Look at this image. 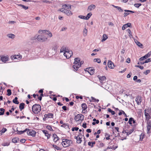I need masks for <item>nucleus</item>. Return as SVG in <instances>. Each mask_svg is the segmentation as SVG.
Listing matches in <instances>:
<instances>
[{
    "mask_svg": "<svg viewBox=\"0 0 151 151\" xmlns=\"http://www.w3.org/2000/svg\"><path fill=\"white\" fill-rule=\"evenodd\" d=\"M41 109V106L39 104H35L32 107V111L35 114H38Z\"/></svg>",
    "mask_w": 151,
    "mask_h": 151,
    "instance_id": "obj_1",
    "label": "nucleus"
},
{
    "mask_svg": "<svg viewBox=\"0 0 151 151\" xmlns=\"http://www.w3.org/2000/svg\"><path fill=\"white\" fill-rule=\"evenodd\" d=\"M62 140V142L61 143L63 146L65 147L69 146L71 144L73 143V141L71 140L63 139Z\"/></svg>",
    "mask_w": 151,
    "mask_h": 151,
    "instance_id": "obj_2",
    "label": "nucleus"
},
{
    "mask_svg": "<svg viewBox=\"0 0 151 151\" xmlns=\"http://www.w3.org/2000/svg\"><path fill=\"white\" fill-rule=\"evenodd\" d=\"M35 37H37L36 38L37 40L41 42L46 41L47 39V37L44 34L39 35L38 36L36 35Z\"/></svg>",
    "mask_w": 151,
    "mask_h": 151,
    "instance_id": "obj_3",
    "label": "nucleus"
},
{
    "mask_svg": "<svg viewBox=\"0 0 151 151\" xmlns=\"http://www.w3.org/2000/svg\"><path fill=\"white\" fill-rule=\"evenodd\" d=\"M144 114L146 119H151V108H149L145 109Z\"/></svg>",
    "mask_w": 151,
    "mask_h": 151,
    "instance_id": "obj_4",
    "label": "nucleus"
},
{
    "mask_svg": "<svg viewBox=\"0 0 151 151\" xmlns=\"http://www.w3.org/2000/svg\"><path fill=\"white\" fill-rule=\"evenodd\" d=\"M150 119H146L145 120L147 122V134L150 133L151 132V120H150Z\"/></svg>",
    "mask_w": 151,
    "mask_h": 151,
    "instance_id": "obj_5",
    "label": "nucleus"
},
{
    "mask_svg": "<svg viewBox=\"0 0 151 151\" xmlns=\"http://www.w3.org/2000/svg\"><path fill=\"white\" fill-rule=\"evenodd\" d=\"M84 117V116L83 115L81 114H78L75 116L74 119L76 122L80 120H81L82 121L83 120Z\"/></svg>",
    "mask_w": 151,
    "mask_h": 151,
    "instance_id": "obj_6",
    "label": "nucleus"
},
{
    "mask_svg": "<svg viewBox=\"0 0 151 151\" xmlns=\"http://www.w3.org/2000/svg\"><path fill=\"white\" fill-rule=\"evenodd\" d=\"M59 10L61 12L64 13L68 16L71 15L73 14L72 12L69 9H60Z\"/></svg>",
    "mask_w": 151,
    "mask_h": 151,
    "instance_id": "obj_7",
    "label": "nucleus"
},
{
    "mask_svg": "<svg viewBox=\"0 0 151 151\" xmlns=\"http://www.w3.org/2000/svg\"><path fill=\"white\" fill-rule=\"evenodd\" d=\"M27 134L28 135L31 136L33 137H34L36 135V132L35 130L27 128Z\"/></svg>",
    "mask_w": 151,
    "mask_h": 151,
    "instance_id": "obj_8",
    "label": "nucleus"
},
{
    "mask_svg": "<svg viewBox=\"0 0 151 151\" xmlns=\"http://www.w3.org/2000/svg\"><path fill=\"white\" fill-rule=\"evenodd\" d=\"M64 53V55L67 59H68L72 56L73 52L71 50H69L68 49Z\"/></svg>",
    "mask_w": 151,
    "mask_h": 151,
    "instance_id": "obj_9",
    "label": "nucleus"
},
{
    "mask_svg": "<svg viewBox=\"0 0 151 151\" xmlns=\"http://www.w3.org/2000/svg\"><path fill=\"white\" fill-rule=\"evenodd\" d=\"M84 61L82 60L80 61L79 65H78V66H76V65H73V70L75 71H77L79 68L81 67V65L84 63Z\"/></svg>",
    "mask_w": 151,
    "mask_h": 151,
    "instance_id": "obj_10",
    "label": "nucleus"
},
{
    "mask_svg": "<svg viewBox=\"0 0 151 151\" xmlns=\"http://www.w3.org/2000/svg\"><path fill=\"white\" fill-rule=\"evenodd\" d=\"M151 55V51L149 52L147 54L139 58V60L140 61L146 59L147 58L150 57Z\"/></svg>",
    "mask_w": 151,
    "mask_h": 151,
    "instance_id": "obj_11",
    "label": "nucleus"
},
{
    "mask_svg": "<svg viewBox=\"0 0 151 151\" xmlns=\"http://www.w3.org/2000/svg\"><path fill=\"white\" fill-rule=\"evenodd\" d=\"M98 77L99 78V81L101 83H102L103 84L104 83H105L106 79V78L105 76H98Z\"/></svg>",
    "mask_w": 151,
    "mask_h": 151,
    "instance_id": "obj_12",
    "label": "nucleus"
},
{
    "mask_svg": "<svg viewBox=\"0 0 151 151\" xmlns=\"http://www.w3.org/2000/svg\"><path fill=\"white\" fill-rule=\"evenodd\" d=\"M49 95H46V96H48ZM50 98L52 99V100L54 101H55L57 100V97H62V96H60V95H58L56 96V95H49Z\"/></svg>",
    "mask_w": 151,
    "mask_h": 151,
    "instance_id": "obj_13",
    "label": "nucleus"
},
{
    "mask_svg": "<svg viewBox=\"0 0 151 151\" xmlns=\"http://www.w3.org/2000/svg\"><path fill=\"white\" fill-rule=\"evenodd\" d=\"M96 6L94 4H91L88 7L87 11L88 12H89L91 10L94 9L96 8Z\"/></svg>",
    "mask_w": 151,
    "mask_h": 151,
    "instance_id": "obj_14",
    "label": "nucleus"
},
{
    "mask_svg": "<svg viewBox=\"0 0 151 151\" xmlns=\"http://www.w3.org/2000/svg\"><path fill=\"white\" fill-rule=\"evenodd\" d=\"M61 9H71V5L68 4H63L62 6V8Z\"/></svg>",
    "mask_w": 151,
    "mask_h": 151,
    "instance_id": "obj_15",
    "label": "nucleus"
},
{
    "mask_svg": "<svg viewBox=\"0 0 151 151\" xmlns=\"http://www.w3.org/2000/svg\"><path fill=\"white\" fill-rule=\"evenodd\" d=\"M142 100V99L141 97L139 95L137 96L135 99V101L138 105H139L141 104Z\"/></svg>",
    "mask_w": 151,
    "mask_h": 151,
    "instance_id": "obj_16",
    "label": "nucleus"
},
{
    "mask_svg": "<svg viewBox=\"0 0 151 151\" xmlns=\"http://www.w3.org/2000/svg\"><path fill=\"white\" fill-rule=\"evenodd\" d=\"M74 60L75 61L73 63L74 65H76L77 66H78V65H79L80 61V58H75Z\"/></svg>",
    "mask_w": 151,
    "mask_h": 151,
    "instance_id": "obj_17",
    "label": "nucleus"
},
{
    "mask_svg": "<svg viewBox=\"0 0 151 151\" xmlns=\"http://www.w3.org/2000/svg\"><path fill=\"white\" fill-rule=\"evenodd\" d=\"M9 57L8 56H2L0 60L2 61V62L4 63H6V61H8Z\"/></svg>",
    "mask_w": 151,
    "mask_h": 151,
    "instance_id": "obj_18",
    "label": "nucleus"
},
{
    "mask_svg": "<svg viewBox=\"0 0 151 151\" xmlns=\"http://www.w3.org/2000/svg\"><path fill=\"white\" fill-rule=\"evenodd\" d=\"M127 27H132L131 24V23H129L124 24L122 27V30H124Z\"/></svg>",
    "mask_w": 151,
    "mask_h": 151,
    "instance_id": "obj_19",
    "label": "nucleus"
},
{
    "mask_svg": "<svg viewBox=\"0 0 151 151\" xmlns=\"http://www.w3.org/2000/svg\"><path fill=\"white\" fill-rule=\"evenodd\" d=\"M22 58V56L19 55H15L13 56H12L11 57V59L13 60L15 59H17L19 60Z\"/></svg>",
    "mask_w": 151,
    "mask_h": 151,
    "instance_id": "obj_20",
    "label": "nucleus"
},
{
    "mask_svg": "<svg viewBox=\"0 0 151 151\" xmlns=\"http://www.w3.org/2000/svg\"><path fill=\"white\" fill-rule=\"evenodd\" d=\"M117 147L118 146H114V145H113L112 146H111L110 147H108L106 149H104L103 151H107L108 150L110 149L113 150H115ZM110 151H112V150H110Z\"/></svg>",
    "mask_w": 151,
    "mask_h": 151,
    "instance_id": "obj_21",
    "label": "nucleus"
},
{
    "mask_svg": "<svg viewBox=\"0 0 151 151\" xmlns=\"http://www.w3.org/2000/svg\"><path fill=\"white\" fill-rule=\"evenodd\" d=\"M42 131L43 133L45 134V136L46 137H47V139L50 138L51 134H49L47 131L46 130H43Z\"/></svg>",
    "mask_w": 151,
    "mask_h": 151,
    "instance_id": "obj_22",
    "label": "nucleus"
},
{
    "mask_svg": "<svg viewBox=\"0 0 151 151\" xmlns=\"http://www.w3.org/2000/svg\"><path fill=\"white\" fill-rule=\"evenodd\" d=\"M89 70L87 71L88 72V73L90 74L91 75H92L94 74L95 73V70L94 69H92V67H90L88 69Z\"/></svg>",
    "mask_w": 151,
    "mask_h": 151,
    "instance_id": "obj_23",
    "label": "nucleus"
},
{
    "mask_svg": "<svg viewBox=\"0 0 151 151\" xmlns=\"http://www.w3.org/2000/svg\"><path fill=\"white\" fill-rule=\"evenodd\" d=\"M108 67L111 69H113L114 66V64L110 60L108 61Z\"/></svg>",
    "mask_w": 151,
    "mask_h": 151,
    "instance_id": "obj_24",
    "label": "nucleus"
},
{
    "mask_svg": "<svg viewBox=\"0 0 151 151\" xmlns=\"http://www.w3.org/2000/svg\"><path fill=\"white\" fill-rule=\"evenodd\" d=\"M132 122L133 124H135L136 122V121L134 120L133 118L132 117H130L128 123L130 125H132Z\"/></svg>",
    "mask_w": 151,
    "mask_h": 151,
    "instance_id": "obj_25",
    "label": "nucleus"
},
{
    "mask_svg": "<svg viewBox=\"0 0 151 151\" xmlns=\"http://www.w3.org/2000/svg\"><path fill=\"white\" fill-rule=\"evenodd\" d=\"M52 137L54 138L53 141L55 142H57L60 139L59 137L55 134H53Z\"/></svg>",
    "mask_w": 151,
    "mask_h": 151,
    "instance_id": "obj_26",
    "label": "nucleus"
},
{
    "mask_svg": "<svg viewBox=\"0 0 151 151\" xmlns=\"http://www.w3.org/2000/svg\"><path fill=\"white\" fill-rule=\"evenodd\" d=\"M44 116L48 118H53V114L51 113H48L47 114H45Z\"/></svg>",
    "mask_w": 151,
    "mask_h": 151,
    "instance_id": "obj_27",
    "label": "nucleus"
},
{
    "mask_svg": "<svg viewBox=\"0 0 151 151\" xmlns=\"http://www.w3.org/2000/svg\"><path fill=\"white\" fill-rule=\"evenodd\" d=\"M113 133H114V132H116V131L119 132V128L118 127H113L112 128Z\"/></svg>",
    "mask_w": 151,
    "mask_h": 151,
    "instance_id": "obj_28",
    "label": "nucleus"
},
{
    "mask_svg": "<svg viewBox=\"0 0 151 151\" xmlns=\"http://www.w3.org/2000/svg\"><path fill=\"white\" fill-rule=\"evenodd\" d=\"M135 43L139 47L142 48V47L143 46V45L141 43L139 42L137 40H134Z\"/></svg>",
    "mask_w": 151,
    "mask_h": 151,
    "instance_id": "obj_29",
    "label": "nucleus"
},
{
    "mask_svg": "<svg viewBox=\"0 0 151 151\" xmlns=\"http://www.w3.org/2000/svg\"><path fill=\"white\" fill-rule=\"evenodd\" d=\"M25 104L24 103H22L19 104V108L21 111L24 107Z\"/></svg>",
    "mask_w": 151,
    "mask_h": 151,
    "instance_id": "obj_30",
    "label": "nucleus"
},
{
    "mask_svg": "<svg viewBox=\"0 0 151 151\" xmlns=\"http://www.w3.org/2000/svg\"><path fill=\"white\" fill-rule=\"evenodd\" d=\"M68 49V48H66V47L64 46H63L60 50V52H64V53H65V52L67 51Z\"/></svg>",
    "mask_w": 151,
    "mask_h": 151,
    "instance_id": "obj_31",
    "label": "nucleus"
},
{
    "mask_svg": "<svg viewBox=\"0 0 151 151\" xmlns=\"http://www.w3.org/2000/svg\"><path fill=\"white\" fill-rule=\"evenodd\" d=\"M81 107L83 110H85L87 109V107L86 104L85 103H83L81 104Z\"/></svg>",
    "mask_w": 151,
    "mask_h": 151,
    "instance_id": "obj_32",
    "label": "nucleus"
},
{
    "mask_svg": "<svg viewBox=\"0 0 151 151\" xmlns=\"http://www.w3.org/2000/svg\"><path fill=\"white\" fill-rule=\"evenodd\" d=\"M108 35L106 34H104L103 35V39L101 41L103 42L105 41L108 38Z\"/></svg>",
    "mask_w": 151,
    "mask_h": 151,
    "instance_id": "obj_33",
    "label": "nucleus"
},
{
    "mask_svg": "<svg viewBox=\"0 0 151 151\" xmlns=\"http://www.w3.org/2000/svg\"><path fill=\"white\" fill-rule=\"evenodd\" d=\"M61 127L65 128V129H67L69 128V126L68 124L67 123H63Z\"/></svg>",
    "mask_w": 151,
    "mask_h": 151,
    "instance_id": "obj_34",
    "label": "nucleus"
},
{
    "mask_svg": "<svg viewBox=\"0 0 151 151\" xmlns=\"http://www.w3.org/2000/svg\"><path fill=\"white\" fill-rule=\"evenodd\" d=\"M18 98L17 97H15L14 99L13 100V103L16 104H19V102L17 100Z\"/></svg>",
    "mask_w": 151,
    "mask_h": 151,
    "instance_id": "obj_35",
    "label": "nucleus"
},
{
    "mask_svg": "<svg viewBox=\"0 0 151 151\" xmlns=\"http://www.w3.org/2000/svg\"><path fill=\"white\" fill-rule=\"evenodd\" d=\"M91 100L90 101L91 102H98L99 100L98 99H96L93 97H91Z\"/></svg>",
    "mask_w": 151,
    "mask_h": 151,
    "instance_id": "obj_36",
    "label": "nucleus"
},
{
    "mask_svg": "<svg viewBox=\"0 0 151 151\" xmlns=\"http://www.w3.org/2000/svg\"><path fill=\"white\" fill-rule=\"evenodd\" d=\"M27 128H26L25 130L23 131H17L18 132H17V134H22L26 132L27 131Z\"/></svg>",
    "mask_w": 151,
    "mask_h": 151,
    "instance_id": "obj_37",
    "label": "nucleus"
},
{
    "mask_svg": "<svg viewBox=\"0 0 151 151\" xmlns=\"http://www.w3.org/2000/svg\"><path fill=\"white\" fill-rule=\"evenodd\" d=\"M92 15V14L91 12H89L87 14V15L86 17V20H88L91 16Z\"/></svg>",
    "mask_w": 151,
    "mask_h": 151,
    "instance_id": "obj_38",
    "label": "nucleus"
},
{
    "mask_svg": "<svg viewBox=\"0 0 151 151\" xmlns=\"http://www.w3.org/2000/svg\"><path fill=\"white\" fill-rule=\"evenodd\" d=\"M0 111H1L0 112V115H4L5 111V109L2 108H1L0 109Z\"/></svg>",
    "mask_w": 151,
    "mask_h": 151,
    "instance_id": "obj_39",
    "label": "nucleus"
},
{
    "mask_svg": "<svg viewBox=\"0 0 151 151\" xmlns=\"http://www.w3.org/2000/svg\"><path fill=\"white\" fill-rule=\"evenodd\" d=\"M46 34L48 36V37H51L52 36V33L49 30H48Z\"/></svg>",
    "mask_w": 151,
    "mask_h": 151,
    "instance_id": "obj_40",
    "label": "nucleus"
},
{
    "mask_svg": "<svg viewBox=\"0 0 151 151\" xmlns=\"http://www.w3.org/2000/svg\"><path fill=\"white\" fill-rule=\"evenodd\" d=\"M7 36L9 38L14 39L15 37V35L12 34H10L7 35Z\"/></svg>",
    "mask_w": 151,
    "mask_h": 151,
    "instance_id": "obj_41",
    "label": "nucleus"
},
{
    "mask_svg": "<svg viewBox=\"0 0 151 151\" xmlns=\"http://www.w3.org/2000/svg\"><path fill=\"white\" fill-rule=\"evenodd\" d=\"M19 6L22 7L23 9L27 10L28 9V6H25L22 4H19L18 5Z\"/></svg>",
    "mask_w": 151,
    "mask_h": 151,
    "instance_id": "obj_42",
    "label": "nucleus"
},
{
    "mask_svg": "<svg viewBox=\"0 0 151 151\" xmlns=\"http://www.w3.org/2000/svg\"><path fill=\"white\" fill-rule=\"evenodd\" d=\"M127 31H128V32L129 34L128 35L129 36V37L130 38H132L133 37V36L132 34V32H131V31L130 29H129L127 30Z\"/></svg>",
    "mask_w": 151,
    "mask_h": 151,
    "instance_id": "obj_43",
    "label": "nucleus"
},
{
    "mask_svg": "<svg viewBox=\"0 0 151 151\" xmlns=\"http://www.w3.org/2000/svg\"><path fill=\"white\" fill-rule=\"evenodd\" d=\"M113 6L114 7L117 9L118 10H119L120 12H122L123 11V10L121 9V7L118 6H114V5H113Z\"/></svg>",
    "mask_w": 151,
    "mask_h": 151,
    "instance_id": "obj_44",
    "label": "nucleus"
},
{
    "mask_svg": "<svg viewBox=\"0 0 151 151\" xmlns=\"http://www.w3.org/2000/svg\"><path fill=\"white\" fill-rule=\"evenodd\" d=\"M48 30H40L38 31V33H40L41 32L42 33L44 34L45 33H46L47 31Z\"/></svg>",
    "mask_w": 151,
    "mask_h": 151,
    "instance_id": "obj_45",
    "label": "nucleus"
},
{
    "mask_svg": "<svg viewBox=\"0 0 151 151\" xmlns=\"http://www.w3.org/2000/svg\"><path fill=\"white\" fill-rule=\"evenodd\" d=\"M87 31L86 28H85L83 30V35L84 36H86L87 35Z\"/></svg>",
    "mask_w": 151,
    "mask_h": 151,
    "instance_id": "obj_46",
    "label": "nucleus"
},
{
    "mask_svg": "<svg viewBox=\"0 0 151 151\" xmlns=\"http://www.w3.org/2000/svg\"><path fill=\"white\" fill-rule=\"evenodd\" d=\"M52 147L56 149L57 150H61V149H60L59 147L57 146L56 145H53Z\"/></svg>",
    "mask_w": 151,
    "mask_h": 151,
    "instance_id": "obj_47",
    "label": "nucleus"
},
{
    "mask_svg": "<svg viewBox=\"0 0 151 151\" xmlns=\"http://www.w3.org/2000/svg\"><path fill=\"white\" fill-rule=\"evenodd\" d=\"M7 129L6 128H3V129H2L0 131V132H1V134H2V133H4V132H5L6 131H7Z\"/></svg>",
    "mask_w": 151,
    "mask_h": 151,
    "instance_id": "obj_48",
    "label": "nucleus"
},
{
    "mask_svg": "<svg viewBox=\"0 0 151 151\" xmlns=\"http://www.w3.org/2000/svg\"><path fill=\"white\" fill-rule=\"evenodd\" d=\"M144 136L145 134L143 133H142L140 135V141L142 140L144 138Z\"/></svg>",
    "mask_w": 151,
    "mask_h": 151,
    "instance_id": "obj_49",
    "label": "nucleus"
},
{
    "mask_svg": "<svg viewBox=\"0 0 151 151\" xmlns=\"http://www.w3.org/2000/svg\"><path fill=\"white\" fill-rule=\"evenodd\" d=\"M46 128L48 130H49L50 131H53V130L52 129L51 126L50 125H47L46 127Z\"/></svg>",
    "mask_w": 151,
    "mask_h": 151,
    "instance_id": "obj_50",
    "label": "nucleus"
},
{
    "mask_svg": "<svg viewBox=\"0 0 151 151\" xmlns=\"http://www.w3.org/2000/svg\"><path fill=\"white\" fill-rule=\"evenodd\" d=\"M93 61L95 62H97L99 63H101V60L100 59L95 58L93 60Z\"/></svg>",
    "mask_w": 151,
    "mask_h": 151,
    "instance_id": "obj_51",
    "label": "nucleus"
},
{
    "mask_svg": "<svg viewBox=\"0 0 151 151\" xmlns=\"http://www.w3.org/2000/svg\"><path fill=\"white\" fill-rule=\"evenodd\" d=\"M4 89H3L2 86L0 88V94H4Z\"/></svg>",
    "mask_w": 151,
    "mask_h": 151,
    "instance_id": "obj_52",
    "label": "nucleus"
},
{
    "mask_svg": "<svg viewBox=\"0 0 151 151\" xmlns=\"http://www.w3.org/2000/svg\"><path fill=\"white\" fill-rule=\"evenodd\" d=\"M17 140H18V139H17V138L14 137L12 139V141L14 143H16L17 142Z\"/></svg>",
    "mask_w": 151,
    "mask_h": 151,
    "instance_id": "obj_53",
    "label": "nucleus"
},
{
    "mask_svg": "<svg viewBox=\"0 0 151 151\" xmlns=\"http://www.w3.org/2000/svg\"><path fill=\"white\" fill-rule=\"evenodd\" d=\"M40 96H38L37 97V99L39 101H41L42 99V96H46V95H40Z\"/></svg>",
    "mask_w": 151,
    "mask_h": 151,
    "instance_id": "obj_54",
    "label": "nucleus"
},
{
    "mask_svg": "<svg viewBox=\"0 0 151 151\" xmlns=\"http://www.w3.org/2000/svg\"><path fill=\"white\" fill-rule=\"evenodd\" d=\"M9 145V143L8 142H4L2 144V145L3 146H8Z\"/></svg>",
    "mask_w": 151,
    "mask_h": 151,
    "instance_id": "obj_55",
    "label": "nucleus"
},
{
    "mask_svg": "<svg viewBox=\"0 0 151 151\" xmlns=\"http://www.w3.org/2000/svg\"><path fill=\"white\" fill-rule=\"evenodd\" d=\"M115 98L119 102H120L121 100H122V99H121L120 97H119V96H114Z\"/></svg>",
    "mask_w": 151,
    "mask_h": 151,
    "instance_id": "obj_56",
    "label": "nucleus"
},
{
    "mask_svg": "<svg viewBox=\"0 0 151 151\" xmlns=\"http://www.w3.org/2000/svg\"><path fill=\"white\" fill-rule=\"evenodd\" d=\"M150 70H147L146 71L143 72L144 74L146 75L150 72Z\"/></svg>",
    "mask_w": 151,
    "mask_h": 151,
    "instance_id": "obj_57",
    "label": "nucleus"
},
{
    "mask_svg": "<svg viewBox=\"0 0 151 151\" xmlns=\"http://www.w3.org/2000/svg\"><path fill=\"white\" fill-rule=\"evenodd\" d=\"M142 5L141 4H134V6L137 8H139V7Z\"/></svg>",
    "mask_w": 151,
    "mask_h": 151,
    "instance_id": "obj_58",
    "label": "nucleus"
},
{
    "mask_svg": "<svg viewBox=\"0 0 151 151\" xmlns=\"http://www.w3.org/2000/svg\"><path fill=\"white\" fill-rule=\"evenodd\" d=\"M81 138L80 137H78V138L77 139V142L78 143V144H80L81 143V141H82V140H81Z\"/></svg>",
    "mask_w": 151,
    "mask_h": 151,
    "instance_id": "obj_59",
    "label": "nucleus"
},
{
    "mask_svg": "<svg viewBox=\"0 0 151 151\" xmlns=\"http://www.w3.org/2000/svg\"><path fill=\"white\" fill-rule=\"evenodd\" d=\"M79 129V128L78 127H74L72 128V130L73 132L75 131H77Z\"/></svg>",
    "mask_w": 151,
    "mask_h": 151,
    "instance_id": "obj_60",
    "label": "nucleus"
},
{
    "mask_svg": "<svg viewBox=\"0 0 151 151\" xmlns=\"http://www.w3.org/2000/svg\"><path fill=\"white\" fill-rule=\"evenodd\" d=\"M58 49V46L56 45H55L52 48V50H54L55 51L57 50Z\"/></svg>",
    "mask_w": 151,
    "mask_h": 151,
    "instance_id": "obj_61",
    "label": "nucleus"
},
{
    "mask_svg": "<svg viewBox=\"0 0 151 151\" xmlns=\"http://www.w3.org/2000/svg\"><path fill=\"white\" fill-rule=\"evenodd\" d=\"M135 66L136 67H138L140 68L141 70H142L144 69V67L143 66H141L140 65H135Z\"/></svg>",
    "mask_w": 151,
    "mask_h": 151,
    "instance_id": "obj_62",
    "label": "nucleus"
},
{
    "mask_svg": "<svg viewBox=\"0 0 151 151\" xmlns=\"http://www.w3.org/2000/svg\"><path fill=\"white\" fill-rule=\"evenodd\" d=\"M7 93L6 94H12L11 90L10 89H8L7 90Z\"/></svg>",
    "mask_w": 151,
    "mask_h": 151,
    "instance_id": "obj_63",
    "label": "nucleus"
},
{
    "mask_svg": "<svg viewBox=\"0 0 151 151\" xmlns=\"http://www.w3.org/2000/svg\"><path fill=\"white\" fill-rule=\"evenodd\" d=\"M151 61V58H148L147 60H146L144 62L145 63H148L149 62H150Z\"/></svg>",
    "mask_w": 151,
    "mask_h": 151,
    "instance_id": "obj_64",
    "label": "nucleus"
}]
</instances>
